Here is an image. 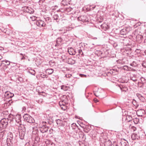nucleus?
Segmentation results:
<instances>
[{"instance_id": "obj_55", "label": "nucleus", "mask_w": 146, "mask_h": 146, "mask_svg": "<svg viewBox=\"0 0 146 146\" xmlns=\"http://www.w3.org/2000/svg\"><path fill=\"white\" fill-rule=\"evenodd\" d=\"M139 98H143V96H140V97H139Z\"/></svg>"}, {"instance_id": "obj_1", "label": "nucleus", "mask_w": 146, "mask_h": 146, "mask_svg": "<svg viewBox=\"0 0 146 146\" xmlns=\"http://www.w3.org/2000/svg\"><path fill=\"white\" fill-rule=\"evenodd\" d=\"M23 118L25 121L30 123H33L35 122V121L33 118L28 114H25Z\"/></svg>"}, {"instance_id": "obj_29", "label": "nucleus", "mask_w": 146, "mask_h": 146, "mask_svg": "<svg viewBox=\"0 0 146 146\" xmlns=\"http://www.w3.org/2000/svg\"><path fill=\"white\" fill-rule=\"evenodd\" d=\"M140 80L142 84H143L145 82L146 79L142 77L140 78Z\"/></svg>"}, {"instance_id": "obj_25", "label": "nucleus", "mask_w": 146, "mask_h": 146, "mask_svg": "<svg viewBox=\"0 0 146 146\" xmlns=\"http://www.w3.org/2000/svg\"><path fill=\"white\" fill-rule=\"evenodd\" d=\"M53 18L54 20H56V21H57L59 17L57 14H55L53 16Z\"/></svg>"}, {"instance_id": "obj_50", "label": "nucleus", "mask_w": 146, "mask_h": 146, "mask_svg": "<svg viewBox=\"0 0 146 146\" xmlns=\"http://www.w3.org/2000/svg\"><path fill=\"white\" fill-rule=\"evenodd\" d=\"M122 83H125V82H125V81H124L123 80V81H122L121 82Z\"/></svg>"}, {"instance_id": "obj_59", "label": "nucleus", "mask_w": 146, "mask_h": 146, "mask_svg": "<svg viewBox=\"0 0 146 146\" xmlns=\"http://www.w3.org/2000/svg\"><path fill=\"white\" fill-rule=\"evenodd\" d=\"M50 62H51V61H50V62H49V63H50Z\"/></svg>"}, {"instance_id": "obj_24", "label": "nucleus", "mask_w": 146, "mask_h": 146, "mask_svg": "<svg viewBox=\"0 0 146 146\" xmlns=\"http://www.w3.org/2000/svg\"><path fill=\"white\" fill-rule=\"evenodd\" d=\"M31 9L32 10L31 11L30 10L28 7H26L25 11L27 12H28L30 13H33L32 9Z\"/></svg>"}, {"instance_id": "obj_58", "label": "nucleus", "mask_w": 146, "mask_h": 146, "mask_svg": "<svg viewBox=\"0 0 146 146\" xmlns=\"http://www.w3.org/2000/svg\"><path fill=\"white\" fill-rule=\"evenodd\" d=\"M139 50V49H137L136 50Z\"/></svg>"}, {"instance_id": "obj_22", "label": "nucleus", "mask_w": 146, "mask_h": 146, "mask_svg": "<svg viewBox=\"0 0 146 146\" xmlns=\"http://www.w3.org/2000/svg\"><path fill=\"white\" fill-rule=\"evenodd\" d=\"M111 141L108 140L104 144L105 146H112Z\"/></svg>"}, {"instance_id": "obj_39", "label": "nucleus", "mask_w": 146, "mask_h": 146, "mask_svg": "<svg viewBox=\"0 0 146 146\" xmlns=\"http://www.w3.org/2000/svg\"><path fill=\"white\" fill-rule=\"evenodd\" d=\"M122 69L125 70H128V67L127 66H123Z\"/></svg>"}, {"instance_id": "obj_8", "label": "nucleus", "mask_w": 146, "mask_h": 146, "mask_svg": "<svg viewBox=\"0 0 146 146\" xmlns=\"http://www.w3.org/2000/svg\"><path fill=\"white\" fill-rule=\"evenodd\" d=\"M62 40V39L61 38H58L56 40V44L55 45V46L59 48L61 45V43Z\"/></svg>"}, {"instance_id": "obj_33", "label": "nucleus", "mask_w": 146, "mask_h": 146, "mask_svg": "<svg viewBox=\"0 0 146 146\" xmlns=\"http://www.w3.org/2000/svg\"><path fill=\"white\" fill-rule=\"evenodd\" d=\"M133 121L135 124H137L139 121V119L137 118H136L133 119Z\"/></svg>"}, {"instance_id": "obj_7", "label": "nucleus", "mask_w": 146, "mask_h": 146, "mask_svg": "<svg viewBox=\"0 0 146 146\" xmlns=\"http://www.w3.org/2000/svg\"><path fill=\"white\" fill-rule=\"evenodd\" d=\"M36 23L37 26L40 27H44L46 25L44 22L41 20H37Z\"/></svg>"}, {"instance_id": "obj_30", "label": "nucleus", "mask_w": 146, "mask_h": 146, "mask_svg": "<svg viewBox=\"0 0 146 146\" xmlns=\"http://www.w3.org/2000/svg\"><path fill=\"white\" fill-rule=\"evenodd\" d=\"M55 121H56V123L58 125H59L60 124V123L61 122H62V121H62L60 119H56Z\"/></svg>"}, {"instance_id": "obj_5", "label": "nucleus", "mask_w": 146, "mask_h": 146, "mask_svg": "<svg viewBox=\"0 0 146 146\" xmlns=\"http://www.w3.org/2000/svg\"><path fill=\"white\" fill-rule=\"evenodd\" d=\"M21 116L19 115H17L15 117V121L17 123L16 125H21Z\"/></svg>"}, {"instance_id": "obj_27", "label": "nucleus", "mask_w": 146, "mask_h": 146, "mask_svg": "<svg viewBox=\"0 0 146 146\" xmlns=\"http://www.w3.org/2000/svg\"><path fill=\"white\" fill-rule=\"evenodd\" d=\"M72 9H73L72 8L69 7H68V8H67L66 9V11L67 12H71V11L72 10Z\"/></svg>"}, {"instance_id": "obj_44", "label": "nucleus", "mask_w": 146, "mask_h": 146, "mask_svg": "<svg viewBox=\"0 0 146 146\" xmlns=\"http://www.w3.org/2000/svg\"><path fill=\"white\" fill-rule=\"evenodd\" d=\"M20 54L22 55L23 56L21 58V60L24 59H25V57L24 56L25 55V54H22V53H20Z\"/></svg>"}, {"instance_id": "obj_15", "label": "nucleus", "mask_w": 146, "mask_h": 146, "mask_svg": "<svg viewBox=\"0 0 146 146\" xmlns=\"http://www.w3.org/2000/svg\"><path fill=\"white\" fill-rule=\"evenodd\" d=\"M131 138L133 140L136 139H138L139 138V136L138 135L135 133H133L131 135Z\"/></svg>"}, {"instance_id": "obj_2", "label": "nucleus", "mask_w": 146, "mask_h": 146, "mask_svg": "<svg viewBox=\"0 0 146 146\" xmlns=\"http://www.w3.org/2000/svg\"><path fill=\"white\" fill-rule=\"evenodd\" d=\"M23 127L21 129L19 127V133L20 138L21 139H24L25 134V129L23 126Z\"/></svg>"}, {"instance_id": "obj_11", "label": "nucleus", "mask_w": 146, "mask_h": 146, "mask_svg": "<svg viewBox=\"0 0 146 146\" xmlns=\"http://www.w3.org/2000/svg\"><path fill=\"white\" fill-rule=\"evenodd\" d=\"M7 119H8V122L10 123L15 122V117L12 115H9Z\"/></svg>"}, {"instance_id": "obj_47", "label": "nucleus", "mask_w": 146, "mask_h": 146, "mask_svg": "<svg viewBox=\"0 0 146 146\" xmlns=\"http://www.w3.org/2000/svg\"><path fill=\"white\" fill-rule=\"evenodd\" d=\"M97 93H98V92H96V93H94V95L97 97H98L99 96V95H98L97 94Z\"/></svg>"}, {"instance_id": "obj_17", "label": "nucleus", "mask_w": 146, "mask_h": 146, "mask_svg": "<svg viewBox=\"0 0 146 146\" xmlns=\"http://www.w3.org/2000/svg\"><path fill=\"white\" fill-rule=\"evenodd\" d=\"M2 63V65H5L7 66L9 65L10 64V61L7 60H3L1 61Z\"/></svg>"}, {"instance_id": "obj_41", "label": "nucleus", "mask_w": 146, "mask_h": 146, "mask_svg": "<svg viewBox=\"0 0 146 146\" xmlns=\"http://www.w3.org/2000/svg\"><path fill=\"white\" fill-rule=\"evenodd\" d=\"M18 80L20 82H22L23 80V78L21 77L18 78Z\"/></svg>"}, {"instance_id": "obj_42", "label": "nucleus", "mask_w": 146, "mask_h": 146, "mask_svg": "<svg viewBox=\"0 0 146 146\" xmlns=\"http://www.w3.org/2000/svg\"><path fill=\"white\" fill-rule=\"evenodd\" d=\"M59 104L60 106L61 105L63 106V105H65L64 102H59Z\"/></svg>"}, {"instance_id": "obj_21", "label": "nucleus", "mask_w": 146, "mask_h": 146, "mask_svg": "<svg viewBox=\"0 0 146 146\" xmlns=\"http://www.w3.org/2000/svg\"><path fill=\"white\" fill-rule=\"evenodd\" d=\"M101 27L105 30L108 29V26L106 23H104L101 25Z\"/></svg>"}, {"instance_id": "obj_35", "label": "nucleus", "mask_w": 146, "mask_h": 146, "mask_svg": "<svg viewBox=\"0 0 146 146\" xmlns=\"http://www.w3.org/2000/svg\"><path fill=\"white\" fill-rule=\"evenodd\" d=\"M61 109L64 110H65L66 109V106L65 105H63L60 106Z\"/></svg>"}, {"instance_id": "obj_13", "label": "nucleus", "mask_w": 146, "mask_h": 146, "mask_svg": "<svg viewBox=\"0 0 146 146\" xmlns=\"http://www.w3.org/2000/svg\"><path fill=\"white\" fill-rule=\"evenodd\" d=\"M120 143L121 146H128V142L124 139H121Z\"/></svg>"}, {"instance_id": "obj_19", "label": "nucleus", "mask_w": 146, "mask_h": 146, "mask_svg": "<svg viewBox=\"0 0 146 146\" xmlns=\"http://www.w3.org/2000/svg\"><path fill=\"white\" fill-rule=\"evenodd\" d=\"M128 32L127 31L126 29H123L121 30L120 32V33L122 35H125Z\"/></svg>"}, {"instance_id": "obj_43", "label": "nucleus", "mask_w": 146, "mask_h": 146, "mask_svg": "<svg viewBox=\"0 0 146 146\" xmlns=\"http://www.w3.org/2000/svg\"><path fill=\"white\" fill-rule=\"evenodd\" d=\"M66 0H63L62 1V3L64 5H68V3L67 2L66 3H64V2L66 1Z\"/></svg>"}, {"instance_id": "obj_14", "label": "nucleus", "mask_w": 146, "mask_h": 146, "mask_svg": "<svg viewBox=\"0 0 146 146\" xmlns=\"http://www.w3.org/2000/svg\"><path fill=\"white\" fill-rule=\"evenodd\" d=\"M68 52L70 54L72 55H74L76 54V51L72 48L68 49Z\"/></svg>"}, {"instance_id": "obj_12", "label": "nucleus", "mask_w": 146, "mask_h": 146, "mask_svg": "<svg viewBox=\"0 0 146 146\" xmlns=\"http://www.w3.org/2000/svg\"><path fill=\"white\" fill-rule=\"evenodd\" d=\"M145 111L142 109L138 110L137 111V115L139 116H142L145 113Z\"/></svg>"}, {"instance_id": "obj_36", "label": "nucleus", "mask_w": 146, "mask_h": 146, "mask_svg": "<svg viewBox=\"0 0 146 146\" xmlns=\"http://www.w3.org/2000/svg\"><path fill=\"white\" fill-rule=\"evenodd\" d=\"M10 94H11V93L10 92L7 91L5 92L4 95L5 96H9Z\"/></svg>"}, {"instance_id": "obj_49", "label": "nucleus", "mask_w": 146, "mask_h": 146, "mask_svg": "<svg viewBox=\"0 0 146 146\" xmlns=\"http://www.w3.org/2000/svg\"><path fill=\"white\" fill-rule=\"evenodd\" d=\"M2 58V56L0 55V60Z\"/></svg>"}, {"instance_id": "obj_38", "label": "nucleus", "mask_w": 146, "mask_h": 146, "mask_svg": "<svg viewBox=\"0 0 146 146\" xmlns=\"http://www.w3.org/2000/svg\"><path fill=\"white\" fill-rule=\"evenodd\" d=\"M2 66H3L1 69L4 70L6 69L7 67V66L5 65H3Z\"/></svg>"}, {"instance_id": "obj_48", "label": "nucleus", "mask_w": 146, "mask_h": 146, "mask_svg": "<svg viewBox=\"0 0 146 146\" xmlns=\"http://www.w3.org/2000/svg\"><path fill=\"white\" fill-rule=\"evenodd\" d=\"M52 129H50L49 130V132L50 133H52Z\"/></svg>"}, {"instance_id": "obj_3", "label": "nucleus", "mask_w": 146, "mask_h": 146, "mask_svg": "<svg viewBox=\"0 0 146 146\" xmlns=\"http://www.w3.org/2000/svg\"><path fill=\"white\" fill-rule=\"evenodd\" d=\"M14 140V139L12 135L10 136H8L7 140V146H13V144Z\"/></svg>"}, {"instance_id": "obj_26", "label": "nucleus", "mask_w": 146, "mask_h": 146, "mask_svg": "<svg viewBox=\"0 0 146 146\" xmlns=\"http://www.w3.org/2000/svg\"><path fill=\"white\" fill-rule=\"evenodd\" d=\"M71 127L73 129H76L77 125L75 123H73L71 125Z\"/></svg>"}, {"instance_id": "obj_56", "label": "nucleus", "mask_w": 146, "mask_h": 146, "mask_svg": "<svg viewBox=\"0 0 146 146\" xmlns=\"http://www.w3.org/2000/svg\"><path fill=\"white\" fill-rule=\"evenodd\" d=\"M81 135H82V136L83 137V136H84V135H84L83 134H81Z\"/></svg>"}, {"instance_id": "obj_9", "label": "nucleus", "mask_w": 146, "mask_h": 146, "mask_svg": "<svg viewBox=\"0 0 146 146\" xmlns=\"http://www.w3.org/2000/svg\"><path fill=\"white\" fill-rule=\"evenodd\" d=\"M48 127L46 125H43L40 127V130L42 133H44L48 131Z\"/></svg>"}, {"instance_id": "obj_28", "label": "nucleus", "mask_w": 146, "mask_h": 146, "mask_svg": "<svg viewBox=\"0 0 146 146\" xmlns=\"http://www.w3.org/2000/svg\"><path fill=\"white\" fill-rule=\"evenodd\" d=\"M5 128V127H4V126L0 123V131Z\"/></svg>"}, {"instance_id": "obj_40", "label": "nucleus", "mask_w": 146, "mask_h": 146, "mask_svg": "<svg viewBox=\"0 0 146 146\" xmlns=\"http://www.w3.org/2000/svg\"><path fill=\"white\" fill-rule=\"evenodd\" d=\"M0 30H1V31L3 33H5L6 34V31H7V29H1Z\"/></svg>"}, {"instance_id": "obj_32", "label": "nucleus", "mask_w": 146, "mask_h": 146, "mask_svg": "<svg viewBox=\"0 0 146 146\" xmlns=\"http://www.w3.org/2000/svg\"><path fill=\"white\" fill-rule=\"evenodd\" d=\"M142 66L144 68H146V61L145 62L144 61H142L141 63Z\"/></svg>"}, {"instance_id": "obj_37", "label": "nucleus", "mask_w": 146, "mask_h": 146, "mask_svg": "<svg viewBox=\"0 0 146 146\" xmlns=\"http://www.w3.org/2000/svg\"><path fill=\"white\" fill-rule=\"evenodd\" d=\"M66 88L67 87L65 86H61V89L64 91L66 90H67Z\"/></svg>"}, {"instance_id": "obj_46", "label": "nucleus", "mask_w": 146, "mask_h": 146, "mask_svg": "<svg viewBox=\"0 0 146 146\" xmlns=\"http://www.w3.org/2000/svg\"><path fill=\"white\" fill-rule=\"evenodd\" d=\"M14 96V94H13L11 93V94H10V95H9V97H10V98H11V97H13V96Z\"/></svg>"}, {"instance_id": "obj_57", "label": "nucleus", "mask_w": 146, "mask_h": 146, "mask_svg": "<svg viewBox=\"0 0 146 146\" xmlns=\"http://www.w3.org/2000/svg\"><path fill=\"white\" fill-rule=\"evenodd\" d=\"M95 6H94V7H93V8H95Z\"/></svg>"}, {"instance_id": "obj_20", "label": "nucleus", "mask_w": 146, "mask_h": 146, "mask_svg": "<svg viewBox=\"0 0 146 146\" xmlns=\"http://www.w3.org/2000/svg\"><path fill=\"white\" fill-rule=\"evenodd\" d=\"M45 72L46 74L49 75L51 74L53 72V70L52 69H48Z\"/></svg>"}, {"instance_id": "obj_23", "label": "nucleus", "mask_w": 146, "mask_h": 146, "mask_svg": "<svg viewBox=\"0 0 146 146\" xmlns=\"http://www.w3.org/2000/svg\"><path fill=\"white\" fill-rule=\"evenodd\" d=\"M137 64L135 61H133L130 64V65L133 67H135L137 66Z\"/></svg>"}, {"instance_id": "obj_45", "label": "nucleus", "mask_w": 146, "mask_h": 146, "mask_svg": "<svg viewBox=\"0 0 146 146\" xmlns=\"http://www.w3.org/2000/svg\"><path fill=\"white\" fill-rule=\"evenodd\" d=\"M41 77L42 78H44L45 77H46V75H44L43 73V74H41Z\"/></svg>"}, {"instance_id": "obj_6", "label": "nucleus", "mask_w": 146, "mask_h": 146, "mask_svg": "<svg viewBox=\"0 0 146 146\" xmlns=\"http://www.w3.org/2000/svg\"><path fill=\"white\" fill-rule=\"evenodd\" d=\"M0 123L6 128L8 124V119L7 118H3L0 121Z\"/></svg>"}, {"instance_id": "obj_52", "label": "nucleus", "mask_w": 146, "mask_h": 146, "mask_svg": "<svg viewBox=\"0 0 146 146\" xmlns=\"http://www.w3.org/2000/svg\"><path fill=\"white\" fill-rule=\"evenodd\" d=\"M144 53H145V55H146V50H145V51H144Z\"/></svg>"}, {"instance_id": "obj_34", "label": "nucleus", "mask_w": 146, "mask_h": 146, "mask_svg": "<svg viewBox=\"0 0 146 146\" xmlns=\"http://www.w3.org/2000/svg\"><path fill=\"white\" fill-rule=\"evenodd\" d=\"M59 127H64L65 126V123L63 121L62 122H61L60 124L58 125Z\"/></svg>"}, {"instance_id": "obj_31", "label": "nucleus", "mask_w": 146, "mask_h": 146, "mask_svg": "<svg viewBox=\"0 0 146 146\" xmlns=\"http://www.w3.org/2000/svg\"><path fill=\"white\" fill-rule=\"evenodd\" d=\"M78 52L79 54V55L82 56L83 55V53L81 49H79L78 50Z\"/></svg>"}, {"instance_id": "obj_16", "label": "nucleus", "mask_w": 146, "mask_h": 146, "mask_svg": "<svg viewBox=\"0 0 146 146\" xmlns=\"http://www.w3.org/2000/svg\"><path fill=\"white\" fill-rule=\"evenodd\" d=\"M67 62L69 64H74L76 63L75 60L72 58H68Z\"/></svg>"}, {"instance_id": "obj_51", "label": "nucleus", "mask_w": 146, "mask_h": 146, "mask_svg": "<svg viewBox=\"0 0 146 146\" xmlns=\"http://www.w3.org/2000/svg\"><path fill=\"white\" fill-rule=\"evenodd\" d=\"M113 146H119L117 144H115L113 145Z\"/></svg>"}, {"instance_id": "obj_53", "label": "nucleus", "mask_w": 146, "mask_h": 146, "mask_svg": "<svg viewBox=\"0 0 146 146\" xmlns=\"http://www.w3.org/2000/svg\"><path fill=\"white\" fill-rule=\"evenodd\" d=\"M4 132H5V131L4 130H3L2 131V132H1L4 133Z\"/></svg>"}, {"instance_id": "obj_18", "label": "nucleus", "mask_w": 146, "mask_h": 146, "mask_svg": "<svg viewBox=\"0 0 146 146\" xmlns=\"http://www.w3.org/2000/svg\"><path fill=\"white\" fill-rule=\"evenodd\" d=\"M130 79L134 82H135L137 81V77L136 75H132L130 76Z\"/></svg>"}, {"instance_id": "obj_10", "label": "nucleus", "mask_w": 146, "mask_h": 146, "mask_svg": "<svg viewBox=\"0 0 146 146\" xmlns=\"http://www.w3.org/2000/svg\"><path fill=\"white\" fill-rule=\"evenodd\" d=\"M116 86L119 88L122 92H126L128 90L127 88L125 86L119 84H117Z\"/></svg>"}, {"instance_id": "obj_4", "label": "nucleus", "mask_w": 146, "mask_h": 146, "mask_svg": "<svg viewBox=\"0 0 146 146\" xmlns=\"http://www.w3.org/2000/svg\"><path fill=\"white\" fill-rule=\"evenodd\" d=\"M78 20L80 21L83 22H86L88 21V19L87 16L84 15H82L78 17Z\"/></svg>"}, {"instance_id": "obj_54", "label": "nucleus", "mask_w": 146, "mask_h": 146, "mask_svg": "<svg viewBox=\"0 0 146 146\" xmlns=\"http://www.w3.org/2000/svg\"><path fill=\"white\" fill-rule=\"evenodd\" d=\"M2 65V63L0 61V66H1Z\"/></svg>"}, {"instance_id": "obj_60", "label": "nucleus", "mask_w": 146, "mask_h": 146, "mask_svg": "<svg viewBox=\"0 0 146 146\" xmlns=\"http://www.w3.org/2000/svg\"><path fill=\"white\" fill-rule=\"evenodd\" d=\"M84 76H86V75H84Z\"/></svg>"}]
</instances>
